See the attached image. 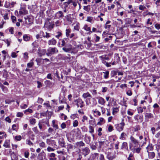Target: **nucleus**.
I'll return each instance as SVG.
<instances>
[{
  "instance_id": "obj_1",
  "label": "nucleus",
  "mask_w": 160,
  "mask_h": 160,
  "mask_svg": "<svg viewBox=\"0 0 160 160\" xmlns=\"http://www.w3.org/2000/svg\"><path fill=\"white\" fill-rule=\"evenodd\" d=\"M105 154L106 158L108 160H114L115 159L116 155L112 148H109L106 151Z\"/></svg>"
},
{
  "instance_id": "obj_2",
  "label": "nucleus",
  "mask_w": 160,
  "mask_h": 160,
  "mask_svg": "<svg viewBox=\"0 0 160 160\" xmlns=\"http://www.w3.org/2000/svg\"><path fill=\"white\" fill-rule=\"evenodd\" d=\"M58 50L55 47L49 48L47 51L46 55L48 56H50L55 53H58Z\"/></svg>"
},
{
  "instance_id": "obj_3",
  "label": "nucleus",
  "mask_w": 160,
  "mask_h": 160,
  "mask_svg": "<svg viewBox=\"0 0 160 160\" xmlns=\"http://www.w3.org/2000/svg\"><path fill=\"white\" fill-rule=\"evenodd\" d=\"M125 125V123L124 122L121 123L117 125L116 128L117 131L119 132L122 131L123 129L124 126Z\"/></svg>"
},
{
  "instance_id": "obj_4",
  "label": "nucleus",
  "mask_w": 160,
  "mask_h": 160,
  "mask_svg": "<svg viewBox=\"0 0 160 160\" xmlns=\"http://www.w3.org/2000/svg\"><path fill=\"white\" fill-rule=\"evenodd\" d=\"M64 16L63 13L62 11H59L55 14V18L56 19H61Z\"/></svg>"
},
{
  "instance_id": "obj_5",
  "label": "nucleus",
  "mask_w": 160,
  "mask_h": 160,
  "mask_svg": "<svg viewBox=\"0 0 160 160\" xmlns=\"http://www.w3.org/2000/svg\"><path fill=\"white\" fill-rule=\"evenodd\" d=\"M90 152V150L88 148L86 147L82 148V150L81 153L84 156H86L88 155Z\"/></svg>"
},
{
  "instance_id": "obj_6",
  "label": "nucleus",
  "mask_w": 160,
  "mask_h": 160,
  "mask_svg": "<svg viewBox=\"0 0 160 160\" xmlns=\"http://www.w3.org/2000/svg\"><path fill=\"white\" fill-rule=\"evenodd\" d=\"M19 13L20 15H26L28 14V11L24 7H21Z\"/></svg>"
},
{
  "instance_id": "obj_7",
  "label": "nucleus",
  "mask_w": 160,
  "mask_h": 160,
  "mask_svg": "<svg viewBox=\"0 0 160 160\" xmlns=\"http://www.w3.org/2000/svg\"><path fill=\"white\" fill-rule=\"evenodd\" d=\"M46 142L49 145L52 146L56 145V142L54 140L51 139H47L46 140Z\"/></svg>"
},
{
  "instance_id": "obj_8",
  "label": "nucleus",
  "mask_w": 160,
  "mask_h": 160,
  "mask_svg": "<svg viewBox=\"0 0 160 160\" xmlns=\"http://www.w3.org/2000/svg\"><path fill=\"white\" fill-rule=\"evenodd\" d=\"M153 118V115L150 113H146L145 115V119L146 122L148 121V119L151 118Z\"/></svg>"
},
{
  "instance_id": "obj_9",
  "label": "nucleus",
  "mask_w": 160,
  "mask_h": 160,
  "mask_svg": "<svg viewBox=\"0 0 160 160\" xmlns=\"http://www.w3.org/2000/svg\"><path fill=\"white\" fill-rule=\"evenodd\" d=\"M99 157V154L97 153H94L91 154L89 158L92 160H96Z\"/></svg>"
},
{
  "instance_id": "obj_10",
  "label": "nucleus",
  "mask_w": 160,
  "mask_h": 160,
  "mask_svg": "<svg viewBox=\"0 0 160 160\" xmlns=\"http://www.w3.org/2000/svg\"><path fill=\"white\" fill-rule=\"evenodd\" d=\"M58 143L61 147H65L64 145L65 144V143L62 137H60L58 139Z\"/></svg>"
},
{
  "instance_id": "obj_11",
  "label": "nucleus",
  "mask_w": 160,
  "mask_h": 160,
  "mask_svg": "<svg viewBox=\"0 0 160 160\" xmlns=\"http://www.w3.org/2000/svg\"><path fill=\"white\" fill-rule=\"evenodd\" d=\"M97 99H98V103L102 105H104L105 103V100L102 97H99L97 98Z\"/></svg>"
},
{
  "instance_id": "obj_12",
  "label": "nucleus",
  "mask_w": 160,
  "mask_h": 160,
  "mask_svg": "<svg viewBox=\"0 0 160 160\" xmlns=\"http://www.w3.org/2000/svg\"><path fill=\"white\" fill-rule=\"evenodd\" d=\"M129 148L133 152H136L137 153H139L141 150V148H131L132 146L131 145H129Z\"/></svg>"
},
{
  "instance_id": "obj_13",
  "label": "nucleus",
  "mask_w": 160,
  "mask_h": 160,
  "mask_svg": "<svg viewBox=\"0 0 160 160\" xmlns=\"http://www.w3.org/2000/svg\"><path fill=\"white\" fill-rule=\"evenodd\" d=\"M66 19L69 24H71L72 22L73 18H72L70 14L67 15L66 17Z\"/></svg>"
},
{
  "instance_id": "obj_14",
  "label": "nucleus",
  "mask_w": 160,
  "mask_h": 160,
  "mask_svg": "<svg viewBox=\"0 0 160 160\" xmlns=\"http://www.w3.org/2000/svg\"><path fill=\"white\" fill-rule=\"evenodd\" d=\"M130 140L131 142L135 145H137L138 144V141L133 136H131L130 137Z\"/></svg>"
},
{
  "instance_id": "obj_15",
  "label": "nucleus",
  "mask_w": 160,
  "mask_h": 160,
  "mask_svg": "<svg viewBox=\"0 0 160 160\" xmlns=\"http://www.w3.org/2000/svg\"><path fill=\"white\" fill-rule=\"evenodd\" d=\"M46 52L47 51L46 50L42 49L39 50L38 54L39 56L42 57V56L45 55L46 54Z\"/></svg>"
},
{
  "instance_id": "obj_16",
  "label": "nucleus",
  "mask_w": 160,
  "mask_h": 160,
  "mask_svg": "<svg viewBox=\"0 0 160 160\" xmlns=\"http://www.w3.org/2000/svg\"><path fill=\"white\" fill-rule=\"evenodd\" d=\"M125 149L127 150H128V143L127 142H124L122 143L121 147V149Z\"/></svg>"
},
{
  "instance_id": "obj_17",
  "label": "nucleus",
  "mask_w": 160,
  "mask_h": 160,
  "mask_svg": "<svg viewBox=\"0 0 160 160\" xmlns=\"http://www.w3.org/2000/svg\"><path fill=\"white\" fill-rule=\"evenodd\" d=\"M56 41L54 38H53L52 39L49 40L48 42L49 45H55L56 44Z\"/></svg>"
},
{
  "instance_id": "obj_18",
  "label": "nucleus",
  "mask_w": 160,
  "mask_h": 160,
  "mask_svg": "<svg viewBox=\"0 0 160 160\" xmlns=\"http://www.w3.org/2000/svg\"><path fill=\"white\" fill-rule=\"evenodd\" d=\"M45 84L47 87H51L53 85V84L49 80H46L45 81Z\"/></svg>"
},
{
  "instance_id": "obj_19",
  "label": "nucleus",
  "mask_w": 160,
  "mask_h": 160,
  "mask_svg": "<svg viewBox=\"0 0 160 160\" xmlns=\"http://www.w3.org/2000/svg\"><path fill=\"white\" fill-rule=\"evenodd\" d=\"M43 36V32L42 31H41L38 34L36 35V37L37 39H39L42 38Z\"/></svg>"
},
{
  "instance_id": "obj_20",
  "label": "nucleus",
  "mask_w": 160,
  "mask_h": 160,
  "mask_svg": "<svg viewBox=\"0 0 160 160\" xmlns=\"http://www.w3.org/2000/svg\"><path fill=\"white\" fill-rule=\"evenodd\" d=\"M147 152H148L149 151H152L153 149V146L152 144H149L146 148Z\"/></svg>"
},
{
  "instance_id": "obj_21",
  "label": "nucleus",
  "mask_w": 160,
  "mask_h": 160,
  "mask_svg": "<svg viewBox=\"0 0 160 160\" xmlns=\"http://www.w3.org/2000/svg\"><path fill=\"white\" fill-rule=\"evenodd\" d=\"M68 38H64L63 39L61 40V45L62 47L66 45V41H68Z\"/></svg>"
},
{
  "instance_id": "obj_22",
  "label": "nucleus",
  "mask_w": 160,
  "mask_h": 160,
  "mask_svg": "<svg viewBox=\"0 0 160 160\" xmlns=\"http://www.w3.org/2000/svg\"><path fill=\"white\" fill-rule=\"evenodd\" d=\"M137 116H138V115H136L134 117V118L135 119H137L138 122H142L143 120V116L142 115L140 116L138 119H137Z\"/></svg>"
},
{
  "instance_id": "obj_23",
  "label": "nucleus",
  "mask_w": 160,
  "mask_h": 160,
  "mask_svg": "<svg viewBox=\"0 0 160 160\" xmlns=\"http://www.w3.org/2000/svg\"><path fill=\"white\" fill-rule=\"evenodd\" d=\"M69 37L70 38H72L73 39H76V38H78V37L76 34L72 33L70 34Z\"/></svg>"
},
{
  "instance_id": "obj_24",
  "label": "nucleus",
  "mask_w": 160,
  "mask_h": 160,
  "mask_svg": "<svg viewBox=\"0 0 160 160\" xmlns=\"http://www.w3.org/2000/svg\"><path fill=\"white\" fill-rule=\"evenodd\" d=\"M127 136L126 134L124 132H122L121 135L120 139L122 140H125L126 139V137Z\"/></svg>"
},
{
  "instance_id": "obj_25",
  "label": "nucleus",
  "mask_w": 160,
  "mask_h": 160,
  "mask_svg": "<svg viewBox=\"0 0 160 160\" xmlns=\"http://www.w3.org/2000/svg\"><path fill=\"white\" fill-rule=\"evenodd\" d=\"M3 77L5 78H7L9 76L8 72L5 69L3 70Z\"/></svg>"
},
{
  "instance_id": "obj_26",
  "label": "nucleus",
  "mask_w": 160,
  "mask_h": 160,
  "mask_svg": "<svg viewBox=\"0 0 160 160\" xmlns=\"http://www.w3.org/2000/svg\"><path fill=\"white\" fill-rule=\"evenodd\" d=\"M148 155L149 158H153L155 157V154L154 152H148Z\"/></svg>"
},
{
  "instance_id": "obj_27",
  "label": "nucleus",
  "mask_w": 160,
  "mask_h": 160,
  "mask_svg": "<svg viewBox=\"0 0 160 160\" xmlns=\"http://www.w3.org/2000/svg\"><path fill=\"white\" fill-rule=\"evenodd\" d=\"M82 97L84 98H86L88 97L91 98V95L88 92H87L83 94L82 95Z\"/></svg>"
},
{
  "instance_id": "obj_28",
  "label": "nucleus",
  "mask_w": 160,
  "mask_h": 160,
  "mask_svg": "<svg viewBox=\"0 0 160 160\" xmlns=\"http://www.w3.org/2000/svg\"><path fill=\"white\" fill-rule=\"evenodd\" d=\"M102 73L104 74L103 77L105 79H107L109 77V72L107 71L105 72H102Z\"/></svg>"
},
{
  "instance_id": "obj_29",
  "label": "nucleus",
  "mask_w": 160,
  "mask_h": 160,
  "mask_svg": "<svg viewBox=\"0 0 160 160\" xmlns=\"http://www.w3.org/2000/svg\"><path fill=\"white\" fill-rule=\"evenodd\" d=\"M3 146L6 148L10 147L9 142L8 140H6L4 143Z\"/></svg>"
},
{
  "instance_id": "obj_30",
  "label": "nucleus",
  "mask_w": 160,
  "mask_h": 160,
  "mask_svg": "<svg viewBox=\"0 0 160 160\" xmlns=\"http://www.w3.org/2000/svg\"><path fill=\"white\" fill-rule=\"evenodd\" d=\"M71 29L68 28L66 30V35L67 37H69L70 33L71 32Z\"/></svg>"
},
{
  "instance_id": "obj_31",
  "label": "nucleus",
  "mask_w": 160,
  "mask_h": 160,
  "mask_svg": "<svg viewBox=\"0 0 160 160\" xmlns=\"http://www.w3.org/2000/svg\"><path fill=\"white\" fill-rule=\"evenodd\" d=\"M23 39L25 41H28L30 39V37L27 34H24L23 36Z\"/></svg>"
},
{
  "instance_id": "obj_32",
  "label": "nucleus",
  "mask_w": 160,
  "mask_h": 160,
  "mask_svg": "<svg viewBox=\"0 0 160 160\" xmlns=\"http://www.w3.org/2000/svg\"><path fill=\"white\" fill-rule=\"evenodd\" d=\"M107 55H105L104 56L102 55L100 56L99 57V58L100 59H103L105 60H108L109 59V58L108 57H106Z\"/></svg>"
},
{
  "instance_id": "obj_33",
  "label": "nucleus",
  "mask_w": 160,
  "mask_h": 160,
  "mask_svg": "<svg viewBox=\"0 0 160 160\" xmlns=\"http://www.w3.org/2000/svg\"><path fill=\"white\" fill-rule=\"evenodd\" d=\"M54 75L58 79H60V77L57 69H55L54 70Z\"/></svg>"
},
{
  "instance_id": "obj_34",
  "label": "nucleus",
  "mask_w": 160,
  "mask_h": 160,
  "mask_svg": "<svg viewBox=\"0 0 160 160\" xmlns=\"http://www.w3.org/2000/svg\"><path fill=\"white\" fill-rule=\"evenodd\" d=\"M62 50L64 52H69L71 51V48L70 47L67 48L65 47H64L62 48Z\"/></svg>"
},
{
  "instance_id": "obj_35",
  "label": "nucleus",
  "mask_w": 160,
  "mask_h": 160,
  "mask_svg": "<svg viewBox=\"0 0 160 160\" xmlns=\"http://www.w3.org/2000/svg\"><path fill=\"white\" fill-rule=\"evenodd\" d=\"M90 137L85 136L84 138V140L87 143H89L90 142Z\"/></svg>"
},
{
  "instance_id": "obj_36",
  "label": "nucleus",
  "mask_w": 160,
  "mask_h": 160,
  "mask_svg": "<svg viewBox=\"0 0 160 160\" xmlns=\"http://www.w3.org/2000/svg\"><path fill=\"white\" fill-rule=\"evenodd\" d=\"M112 114L114 115L115 113H117L119 111L118 109V108H112Z\"/></svg>"
},
{
  "instance_id": "obj_37",
  "label": "nucleus",
  "mask_w": 160,
  "mask_h": 160,
  "mask_svg": "<svg viewBox=\"0 0 160 160\" xmlns=\"http://www.w3.org/2000/svg\"><path fill=\"white\" fill-rule=\"evenodd\" d=\"M52 126L53 128H56V129H57L58 128V125L57 124H55V120H52Z\"/></svg>"
},
{
  "instance_id": "obj_38",
  "label": "nucleus",
  "mask_w": 160,
  "mask_h": 160,
  "mask_svg": "<svg viewBox=\"0 0 160 160\" xmlns=\"http://www.w3.org/2000/svg\"><path fill=\"white\" fill-rule=\"evenodd\" d=\"M72 2V0H68L67 2L64 3L63 4L65 8H66L68 7V5Z\"/></svg>"
},
{
  "instance_id": "obj_39",
  "label": "nucleus",
  "mask_w": 160,
  "mask_h": 160,
  "mask_svg": "<svg viewBox=\"0 0 160 160\" xmlns=\"http://www.w3.org/2000/svg\"><path fill=\"white\" fill-rule=\"evenodd\" d=\"M90 5H88L87 6H84V7L83 9L85 10L88 12L90 9Z\"/></svg>"
},
{
  "instance_id": "obj_40",
  "label": "nucleus",
  "mask_w": 160,
  "mask_h": 160,
  "mask_svg": "<svg viewBox=\"0 0 160 160\" xmlns=\"http://www.w3.org/2000/svg\"><path fill=\"white\" fill-rule=\"evenodd\" d=\"M29 122L31 124L34 125L36 123V120L34 118H32L30 119Z\"/></svg>"
},
{
  "instance_id": "obj_41",
  "label": "nucleus",
  "mask_w": 160,
  "mask_h": 160,
  "mask_svg": "<svg viewBox=\"0 0 160 160\" xmlns=\"http://www.w3.org/2000/svg\"><path fill=\"white\" fill-rule=\"evenodd\" d=\"M98 157L99 158L98 159V160H106L104 158V155L102 154H100Z\"/></svg>"
},
{
  "instance_id": "obj_42",
  "label": "nucleus",
  "mask_w": 160,
  "mask_h": 160,
  "mask_svg": "<svg viewBox=\"0 0 160 160\" xmlns=\"http://www.w3.org/2000/svg\"><path fill=\"white\" fill-rule=\"evenodd\" d=\"M39 146L41 147H42L43 148H45L46 147V144L44 142H40L39 144Z\"/></svg>"
},
{
  "instance_id": "obj_43",
  "label": "nucleus",
  "mask_w": 160,
  "mask_h": 160,
  "mask_svg": "<svg viewBox=\"0 0 160 160\" xmlns=\"http://www.w3.org/2000/svg\"><path fill=\"white\" fill-rule=\"evenodd\" d=\"M51 36V34L50 33H48L47 32H45V35L44 36V38H49Z\"/></svg>"
},
{
  "instance_id": "obj_44",
  "label": "nucleus",
  "mask_w": 160,
  "mask_h": 160,
  "mask_svg": "<svg viewBox=\"0 0 160 160\" xmlns=\"http://www.w3.org/2000/svg\"><path fill=\"white\" fill-rule=\"evenodd\" d=\"M4 6L6 8H8L9 7H10V3L9 2L6 1L4 5Z\"/></svg>"
},
{
  "instance_id": "obj_45",
  "label": "nucleus",
  "mask_w": 160,
  "mask_h": 160,
  "mask_svg": "<svg viewBox=\"0 0 160 160\" xmlns=\"http://www.w3.org/2000/svg\"><path fill=\"white\" fill-rule=\"evenodd\" d=\"M61 118L62 119L66 120L67 118V116L66 115L62 113L61 115Z\"/></svg>"
},
{
  "instance_id": "obj_46",
  "label": "nucleus",
  "mask_w": 160,
  "mask_h": 160,
  "mask_svg": "<svg viewBox=\"0 0 160 160\" xmlns=\"http://www.w3.org/2000/svg\"><path fill=\"white\" fill-rule=\"evenodd\" d=\"M89 123L90 124L92 125V126H93L95 125V120L94 119L93 120H90L89 121Z\"/></svg>"
},
{
  "instance_id": "obj_47",
  "label": "nucleus",
  "mask_w": 160,
  "mask_h": 160,
  "mask_svg": "<svg viewBox=\"0 0 160 160\" xmlns=\"http://www.w3.org/2000/svg\"><path fill=\"white\" fill-rule=\"evenodd\" d=\"M117 72L115 71H112L111 72V75L112 77H114L117 74Z\"/></svg>"
},
{
  "instance_id": "obj_48",
  "label": "nucleus",
  "mask_w": 160,
  "mask_h": 160,
  "mask_svg": "<svg viewBox=\"0 0 160 160\" xmlns=\"http://www.w3.org/2000/svg\"><path fill=\"white\" fill-rule=\"evenodd\" d=\"M26 143L29 145H32L33 143L30 140L27 139L26 140Z\"/></svg>"
},
{
  "instance_id": "obj_49",
  "label": "nucleus",
  "mask_w": 160,
  "mask_h": 160,
  "mask_svg": "<svg viewBox=\"0 0 160 160\" xmlns=\"http://www.w3.org/2000/svg\"><path fill=\"white\" fill-rule=\"evenodd\" d=\"M23 115V114L21 112H18L17 113L16 115V116L17 117H22Z\"/></svg>"
},
{
  "instance_id": "obj_50",
  "label": "nucleus",
  "mask_w": 160,
  "mask_h": 160,
  "mask_svg": "<svg viewBox=\"0 0 160 160\" xmlns=\"http://www.w3.org/2000/svg\"><path fill=\"white\" fill-rule=\"evenodd\" d=\"M139 8L140 10H145V9H146V8L145 6L142 5H140Z\"/></svg>"
},
{
  "instance_id": "obj_51",
  "label": "nucleus",
  "mask_w": 160,
  "mask_h": 160,
  "mask_svg": "<svg viewBox=\"0 0 160 160\" xmlns=\"http://www.w3.org/2000/svg\"><path fill=\"white\" fill-rule=\"evenodd\" d=\"M126 23L128 24H130L132 22V19L130 18H127L126 19Z\"/></svg>"
},
{
  "instance_id": "obj_52",
  "label": "nucleus",
  "mask_w": 160,
  "mask_h": 160,
  "mask_svg": "<svg viewBox=\"0 0 160 160\" xmlns=\"http://www.w3.org/2000/svg\"><path fill=\"white\" fill-rule=\"evenodd\" d=\"M15 139L17 141H20L22 139V137L20 135L16 136L15 137Z\"/></svg>"
},
{
  "instance_id": "obj_53",
  "label": "nucleus",
  "mask_w": 160,
  "mask_h": 160,
  "mask_svg": "<svg viewBox=\"0 0 160 160\" xmlns=\"http://www.w3.org/2000/svg\"><path fill=\"white\" fill-rule=\"evenodd\" d=\"M155 27L157 30H159L160 29V24L157 23L155 24Z\"/></svg>"
},
{
  "instance_id": "obj_54",
  "label": "nucleus",
  "mask_w": 160,
  "mask_h": 160,
  "mask_svg": "<svg viewBox=\"0 0 160 160\" xmlns=\"http://www.w3.org/2000/svg\"><path fill=\"white\" fill-rule=\"evenodd\" d=\"M29 155V153L28 151H25L24 152V155L26 158H28Z\"/></svg>"
},
{
  "instance_id": "obj_55",
  "label": "nucleus",
  "mask_w": 160,
  "mask_h": 160,
  "mask_svg": "<svg viewBox=\"0 0 160 160\" xmlns=\"http://www.w3.org/2000/svg\"><path fill=\"white\" fill-rule=\"evenodd\" d=\"M53 131L54 130L53 128H49L48 130V132L49 133L52 134V132H53Z\"/></svg>"
},
{
  "instance_id": "obj_56",
  "label": "nucleus",
  "mask_w": 160,
  "mask_h": 160,
  "mask_svg": "<svg viewBox=\"0 0 160 160\" xmlns=\"http://www.w3.org/2000/svg\"><path fill=\"white\" fill-rule=\"evenodd\" d=\"M32 130L36 134H38L39 133V131L38 130L37 128L36 127L32 129Z\"/></svg>"
},
{
  "instance_id": "obj_57",
  "label": "nucleus",
  "mask_w": 160,
  "mask_h": 160,
  "mask_svg": "<svg viewBox=\"0 0 160 160\" xmlns=\"http://www.w3.org/2000/svg\"><path fill=\"white\" fill-rule=\"evenodd\" d=\"M138 113H142L143 112V108L141 107H140L138 108Z\"/></svg>"
},
{
  "instance_id": "obj_58",
  "label": "nucleus",
  "mask_w": 160,
  "mask_h": 160,
  "mask_svg": "<svg viewBox=\"0 0 160 160\" xmlns=\"http://www.w3.org/2000/svg\"><path fill=\"white\" fill-rule=\"evenodd\" d=\"M74 29L75 30L78 31L79 29V23L77 24L75 26H74Z\"/></svg>"
},
{
  "instance_id": "obj_59",
  "label": "nucleus",
  "mask_w": 160,
  "mask_h": 160,
  "mask_svg": "<svg viewBox=\"0 0 160 160\" xmlns=\"http://www.w3.org/2000/svg\"><path fill=\"white\" fill-rule=\"evenodd\" d=\"M90 148L93 150H96L97 149L96 146L93 144L90 145Z\"/></svg>"
},
{
  "instance_id": "obj_60",
  "label": "nucleus",
  "mask_w": 160,
  "mask_h": 160,
  "mask_svg": "<svg viewBox=\"0 0 160 160\" xmlns=\"http://www.w3.org/2000/svg\"><path fill=\"white\" fill-rule=\"evenodd\" d=\"M81 69L82 70L81 71V73H84L87 70V69L85 67H83L82 68H81Z\"/></svg>"
},
{
  "instance_id": "obj_61",
  "label": "nucleus",
  "mask_w": 160,
  "mask_h": 160,
  "mask_svg": "<svg viewBox=\"0 0 160 160\" xmlns=\"http://www.w3.org/2000/svg\"><path fill=\"white\" fill-rule=\"evenodd\" d=\"M89 132L91 133H92L94 132V128L93 127L91 126H90L89 127Z\"/></svg>"
},
{
  "instance_id": "obj_62",
  "label": "nucleus",
  "mask_w": 160,
  "mask_h": 160,
  "mask_svg": "<svg viewBox=\"0 0 160 160\" xmlns=\"http://www.w3.org/2000/svg\"><path fill=\"white\" fill-rule=\"evenodd\" d=\"M57 35L55 36V37L58 38H59L60 36H61L62 35V33L61 32H57Z\"/></svg>"
},
{
  "instance_id": "obj_63",
  "label": "nucleus",
  "mask_w": 160,
  "mask_h": 160,
  "mask_svg": "<svg viewBox=\"0 0 160 160\" xmlns=\"http://www.w3.org/2000/svg\"><path fill=\"white\" fill-rule=\"evenodd\" d=\"M78 123L77 120H75L73 123V126L74 127H77L78 126Z\"/></svg>"
},
{
  "instance_id": "obj_64",
  "label": "nucleus",
  "mask_w": 160,
  "mask_h": 160,
  "mask_svg": "<svg viewBox=\"0 0 160 160\" xmlns=\"http://www.w3.org/2000/svg\"><path fill=\"white\" fill-rule=\"evenodd\" d=\"M33 62L28 63L27 64V67L28 68H31L33 66Z\"/></svg>"
}]
</instances>
